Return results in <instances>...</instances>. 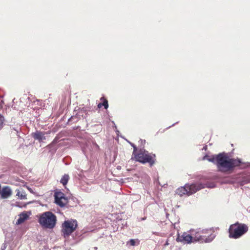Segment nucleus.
<instances>
[{
  "label": "nucleus",
  "instance_id": "f257e3e1",
  "mask_svg": "<svg viewBox=\"0 0 250 250\" xmlns=\"http://www.w3.org/2000/svg\"><path fill=\"white\" fill-rule=\"evenodd\" d=\"M216 166L218 170L221 172H227L233 170L235 167L245 169L250 166V162H243L239 158H230L225 152L208 156L206 155L203 158Z\"/></svg>",
  "mask_w": 250,
  "mask_h": 250
},
{
  "label": "nucleus",
  "instance_id": "f03ea898",
  "mask_svg": "<svg viewBox=\"0 0 250 250\" xmlns=\"http://www.w3.org/2000/svg\"><path fill=\"white\" fill-rule=\"evenodd\" d=\"M210 230L211 229H201L198 228L195 229H190L189 232L191 233L193 242L208 243L212 241L215 237V235L213 233H211L207 237H206L205 234H208Z\"/></svg>",
  "mask_w": 250,
  "mask_h": 250
},
{
  "label": "nucleus",
  "instance_id": "7ed1b4c3",
  "mask_svg": "<svg viewBox=\"0 0 250 250\" xmlns=\"http://www.w3.org/2000/svg\"><path fill=\"white\" fill-rule=\"evenodd\" d=\"M57 222L56 215L51 211H46L40 214L39 223L42 227L46 229H53Z\"/></svg>",
  "mask_w": 250,
  "mask_h": 250
},
{
  "label": "nucleus",
  "instance_id": "20e7f679",
  "mask_svg": "<svg viewBox=\"0 0 250 250\" xmlns=\"http://www.w3.org/2000/svg\"><path fill=\"white\" fill-rule=\"evenodd\" d=\"M248 230L249 227L246 224L237 222L229 226V237L230 238L238 239L247 232Z\"/></svg>",
  "mask_w": 250,
  "mask_h": 250
},
{
  "label": "nucleus",
  "instance_id": "39448f33",
  "mask_svg": "<svg viewBox=\"0 0 250 250\" xmlns=\"http://www.w3.org/2000/svg\"><path fill=\"white\" fill-rule=\"evenodd\" d=\"M155 155L150 153L144 148L140 149L139 152L135 154L134 159L136 161L142 164L148 163L150 166H152L155 162Z\"/></svg>",
  "mask_w": 250,
  "mask_h": 250
},
{
  "label": "nucleus",
  "instance_id": "423d86ee",
  "mask_svg": "<svg viewBox=\"0 0 250 250\" xmlns=\"http://www.w3.org/2000/svg\"><path fill=\"white\" fill-rule=\"evenodd\" d=\"M77 227L78 222L76 220L65 221L62 225V233L64 238L68 237Z\"/></svg>",
  "mask_w": 250,
  "mask_h": 250
},
{
  "label": "nucleus",
  "instance_id": "0eeeda50",
  "mask_svg": "<svg viewBox=\"0 0 250 250\" xmlns=\"http://www.w3.org/2000/svg\"><path fill=\"white\" fill-rule=\"evenodd\" d=\"M55 203L59 207H64L68 203V199L64 194L61 191H56L54 193Z\"/></svg>",
  "mask_w": 250,
  "mask_h": 250
},
{
  "label": "nucleus",
  "instance_id": "6e6552de",
  "mask_svg": "<svg viewBox=\"0 0 250 250\" xmlns=\"http://www.w3.org/2000/svg\"><path fill=\"white\" fill-rule=\"evenodd\" d=\"M77 107L75 108V111H78L77 113V116H72L69 119L68 122L73 120L74 122H77L80 119V117H85L87 112L90 110L89 107Z\"/></svg>",
  "mask_w": 250,
  "mask_h": 250
},
{
  "label": "nucleus",
  "instance_id": "1a4fd4ad",
  "mask_svg": "<svg viewBox=\"0 0 250 250\" xmlns=\"http://www.w3.org/2000/svg\"><path fill=\"white\" fill-rule=\"evenodd\" d=\"M205 188V184L201 183H195L191 184H187V188L188 189V196L192 195Z\"/></svg>",
  "mask_w": 250,
  "mask_h": 250
},
{
  "label": "nucleus",
  "instance_id": "9d476101",
  "mask_svg": "<svg viewBox=\"0 0 250 250\" xmlns=\"http://www.w3.org/2000/svg\"><path fill=\"white\" fill-rule=\"evenodd\" d=\"M176 240L178 242H182L184 244H189L193 242L190 232H189V234L184 232L181 235H178Z\"/></svg>",
  "mask_w": 250,
  "mask_h": 250
},
{
  "label": "nucleus",
  "instance_id": "9b49d317",
  "mask_svg": "<svg viewBox=\"0 0 250 250\" xmlns=\"http://www.w3.org/2000/svg\"><path fill=\"white\" fill-rule=\"evenodd\" d=\"M46 132L36 130L35 132L32 133V137L36 140L38 141L40 143L42 142L43 140L46 139L45 135Z\"/></svg>",
  "mask_w": 250,
  "mask_h": 250
},
{
  "label": "nucleus",
  "instance_id": "f8f14e48",
  "mask_svg": "<svg viewBox=\"0 0 250 250\" xmlns=\"http://www.w3.org/2000/svg\"><path fill=\"white\" fill-rule=\"evenodd\" d=\"M176 193L180 196L185 194L188 195V189L187 188V184L184 186L178 188L176 190Z\"/></svg>",
  "mask_w": 250,
  "mask_h": 250
},
{
  "label": "nucleus",
  "instance_id": "ddd939ff",
  "mask_svg": "<svg viewBox=\"0 0 250 250\" xmlns=\"http://www.w3.org/2000/svg\"><path fill=\"white\" fill-rule=\"evenodd\" d=\"M29 217L28 215L26 213H21L19 215V218L18 219L16 224L20 225L24 222Z\"/></svg>",
  "mask_w": 250,
  "mask_h": 250
},
{
  "label": "nucleus",
  "instance_id": "4468645a",
  "mask_svg": "<svg viewBox=\"0 0 250 250\" xmlns=\"http://www.w3.org/2000/svg\"><path fill=\"white\" fill-rule=\"evenodd\" d=\"M16 196L21 200H23L26 199V194L25 191L22 189H16Z\"/></svg>",
  "mask_w": 250,
  "mask_h": 250
},
{
  "label": "nucleus",
  "instance_id": "2eb2a0df",
  "mask_svg": "<svg viewBox=\"0 0 250 250\" xmlns=\"http://www.w3.org/2000/svg\"><path fill=\"white\" fill-rule=\"evenodd\" d=\"M69 179V176L67 174H65L62 176L60 180V183L62 184L63 186H65L67 185Z\"/></svg>",
  "mask_w": 250,
  "mask_h": 250
},
{
  "label": "nucleus",
  "instance_id": "dca6fc26",
  "mask_svg": "<svg viewBox=\"0 0 250 250\" xmlns=\"http://www.w3.org/2000/svg\"><path fill=\"white\" fill-rule=\"evenodd\" d=\"M91 147L93 153L97 152L99 150V146L95 142H92Z\"/></svg>",
  "mask_w": 250,
  "mask_h": 250
},
{
  "label": "nucleus",
  "instance_id": "f3484780",
  "mask_svg": "<svg viewBox=\"0 0 250 250\" xmlns=\"http://www.w3.org/2000/svg\"><path fill=\"white\" fill-rule=\"evenodd\" d=\"M136 245V240L133 239H130L126 242V245L128 246H134Z\"/></svg>",
  "mask_w": 250,
  "mask_h": 250
},
{
  "label": "nucleus",
  "instance_id": "a211bd4d",
  "mask_svg": "<svg viewBox=\"0 0 250 250\" xmlns=\"http://www.w3.org/2000/svg\"><path fill=\"white\" fill-rule=\"evenodd\" d=\"M103 105L105 109H107L108 107V102L107 100H105L104 101V102L102 104V103H100L99 104L98 106V107H100L101 105Z\"/></svg>",
  "mask_w": 250,
  "mask_h": 250
},
{
  "label": "nucleus",
  "instance_id": "6ab92c4d",
  "mask_svg": "<svg viewBox=\"0 0 250 250\" xmlns=\"http://www.w3.org/2000/svg\"><path fill=\"white\" fill-rule=\"evenodd\" d=\"M4 121V117L2 115L0 114V130L2 128L3 126Z\"/></svg>",
  "mask_w": 250,
  "mask_h": 250
},
{
  "label": "nucleus",
  "instance_id": "aec40b11",
  "mask_svg": "<svg viewBox=\"0 0 250 250\" xmlns=\"http://www.w3.org/2000/svg\"><path fill=\"white\" fill-rule=\"evenodd\" d=\"M75 235H76L75 236H74V235H73L72 236H73V239L75 240V242H78L80 241L82 239L81 237V235H80L79 236V238H78L76 237L77 235H78V233L76 232Z\"/></svg>",
  "mask_w": 250,
  "mask_h": 250
},
{
  "label": "nucleus",
  "instance_id": "412c9836",
  "mask_svg": "<svg viewBox=\"0 0 250 250\" xmlns=\"http://www.w3.org/2000/svg\"><path fill=\"white\" fill-rule=\"evenodd\" d=\"M130 144H131V146H132V147H133V155L135 157V154H137L138 153L136 152L137 149V147L134 144L131 143Z\"/></svg>",
  "mask_w": 250,
  "mask_h": 250
},
{
  "label": "nucleus",
  "instance_id": "4be33fe9",
  "mask_svg": "<svg viewBox=\"0 0 250 250\" xmlns=\"http://www.w3.org/2000/svg\"><path fill=\"white\" fill-rule=\"evenodd\" d=\"M59 137L58 136H56L53 141L52 142V143L50 144V146H53V145H55L58 143L59 142Z\"/></svg>",
  "mask_w": 250,
  "mask_h": 250
},
{
  "label": "nucleus",
  "instance_id": "5701e85b",
  "mask_svg": "<svg viewBox=\"0 0 250 250\" xmlns=\"http://www.w3.org/2000/svg\"><path fill=\"white\" fill-rule=\"evenodd\" d=\"M250 183V177H246L242 181V184H246Z\"/></svg>",
  "mask_w": 250,
  "mask_h": 250
},
{
  "label": "nucleus",
  "instance_id": "b1692460",
  "mask_svg": "<svg viewBox=\"0 0 250 250\" xmlns=\"http://www.w3.org/2000/svg\"><path fill=\"white\" fill-rule=\"evenodd\" d=\"M9 245L7 243L5 242L3 244L2 246L1 247L0 250H5L7 247H9Z\"/></svg>",
  "mask_w": 250,
  "mask_h": 250
},
{
  "label": "nucleus",
  "instance_id": "393cba45",
  "mask_svg": "<svg viewBox=\"0 0 250 250\" xmlns=\"http://www.w3.org/2000/svg\"><path fill=\"white\" fill-rule=\"evenodd\" d=\"M205 185V188H214L215 185L214 183H210V184H204Z\"/></svg>",
  "mask_w": 250,
  "mask_h": 250
},
{
  "label": "nucleus",
  "instance_id": "a878e982",
  "mask_svg": "<svg viewBox=\"0 0 250 250\" xmlns=\"http://www.w3.org/2000/svg\"><path fill=\"white\" fill-rule=\"evenodd\" d=\"M13 129L16 132L17 134L18 135V134L19 133V131L20 130V128H19L18 127L17 128L13 127Z\"/></svg>",
  "mask_w": 250,
  "mask_h": 250
},
{
  "label": "nucleus",
  "instance_id": "bb28decb",
  "mask_svg": "<svg viewBox=\"0 0 250 250\" xmlns=\"http://www.w3.org/2000/svg\"><path fill=\"white\" fill-rule=\"evenodd\" d=\"M178 123V122H177L176 123H174V124H172L171 125H170V126H168V127H167V129L169 128L170 127L174 126L175 124H177Z\"/></svg>",
  "mask_w": 250,
  "mask_h": 250
},
{
  "label": "nucleus",
  "instance_id": "cd10ccee",
  "mask_svg": "<svg viewBox=\"0 0 250 250\" xmlns=\"http://www.w3.org/2000/svg\"><path fill=\"white\" fill-rule=\"evenodd\" d=\"M140 141L141 142V143H145L146 142V141L145 140H143L141 139Z\"/></svg>",
  "mask_w": 250,
  "mask_h": 250
},
{
  "label": "nucleus",
  "instance_id": "c85d7f7f",
  "mask_svg": "<svg viewBox=\"0 0 250 250\" xmlns=\"http://www.w3.org/2000/svg\"><path fill=\"white\" fill-rule=\"evenodd\" d=\"M12 250L11 249V248H10V246H9V247L8 248V250Z\"/></svg>",
  "mask_w": 250,
  "mask_h": 250
},
{
  "label": "nucleus",
  "instance_id": "c756f323",
  "mask_svg": "<svg viewBox=\"0 0 250 250\" xmlns=\"http://www.w3.org/2000/svg\"><path fill=\"white\" fill-rule=\"evenodd\" d=\"M168 245V243L167 241L165 245L166 246V245Z\"/></svg>",
  "mask_w": 250,
  "mask_h": 250
},
{
  "label": "nucleus",
  "instance_id": "7c9ffc66",
  "mask_svg": "<svg viewBox=\"0 0 250 250\" xmlns=\"http://www.w3.org/2000/svg\"><path fill=\"white\" fill-rule=\"evenodd\" d=\"M117 134L118 135V133H119V131L118 130L116 131Z\"/></svg>",
  "mask_w": 250,
  "mask_h": 250
},
{
  "label": "nucleus",
  "instance_id": "2f4dec72",
  "mask_svg": "<svg viewBox=\"0 0 250 250\" xmlns=\"http://www.w3.org/2000/svg\"><path fill=\"white\" fill-rule=\"evenodd\" d=\"M145 219H146V218H145V217H144V218H143L142 219V220H145Z\"/></svg>",
  "mask_w": 250,
  "mask_h": 250
},
{
  "label": "nucleus",
  "instance_id": "473e14b6",
  "mask_svg": "<svg viewBox=\"0 0 250 250\" xmlns=\"http://www.w3.org/2000/svg\"><path fill=\"white\" fill-rule=\"evenodd\" d=\"M206 147H207V146H204V149H206Z\"/></svg>",
  "mask_w": 250,
  "mask_h": 250
},
{
  "label": "nucleus",
  "instance_id": "72a5a7b5",
  "mask_svg": "<svg viewBox=\"0 0 250 250\" xmlns=\"http://www.w3.org/2000/svg\"><path fill=\"white\" fill-rule=\"evenodd\" d=\"M153 234H156L157 232H153Z\"/></svg>",
  "mask_w": 250,
  "mask_h": 250
}]
</instances>
